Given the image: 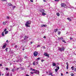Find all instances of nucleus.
Listing matches in <instances>:
<instances>
[{
  "instance_id": "1",
  "label": "nucleus",
  "mask_w": 76,
  "mask_h": 76,
  "mask_svg": "<svg viewBox=\"0 0 76 76\" xmlns=\"http://www.w3.org/2000/svg\"><path fill=\"white\" fill-rule=\"evenodd\" d=\"M31 23V22L30 21H27L26 22V23L25 24L26 26L27 27H30V26L28 25H30Z\"/></svg>"
},
{
  "instance_id": "2",
  "label": "nucleus",
  "mask_w": 76,
  "mask_h": 76,
  "mask_svg": "<svg viewBox=\"0 0 76 76\" xmlns=\"http://www.w3.org/2000/svg\"><path fill=\"white\" fill-rule=\"evenodd\" d=\"M65 50V48L63 47H62V48H61L60 47L58 48V50L60 51H64Z\"/></svg>"
},
{
  "instance_id": "3",
  "label": "nucleus",
  "mask_w": 76,
  "mask_h": 76,
  "mask_svg": "<svg viewBox=\"0 0 76 76\" xmlns=\"http://www.w3.org/2000/svg\"><path fill=\"white\" fill-rule=\"evenodd\" d=\"M38 52L36 51L34 52V57H37V56H38Z\"/></svg>"
},
{
  "instance_id": "4",
  "label": "nucleus",
  "mask_w": 76,
  "mask_h": 76,
  "mask_svg": "<svg viewBox=\"0 0 76 76\" xmlns=\"http://www.w3.org/2000/svg\"><path fill=\"white\" fill-rule=\"evenodd\" d=\"M61 5V7H66V4L64 3H62Z\"/></svg>"
},
{
  "instance_id": "5",
  "label": "nucleus",
  "mask_w": 76,
  "mask_h": 76,
  "mask_svg": "<svg viewBox=\"0 0 76 76\" xmlns=\"http://www.w3.org/2000/svg\"><path fill=\"white\" fill-rule=\"evenodd\" d=\"M34 73H36L37 75H39V71L38 70H35V72Z\"/></svg>"
},
{
  "instance_id": "6",
  "label": "nucleus",
  "mask_w": 76,
  "mask_h": 76,
  "mask_svg": "<svg viewBox=\"0 0 76 76\" xmlns=\"http://www.w3.org/2000/svg\"><path fill=\"white\" fill-rule=\"evenodd\" d=\"M44 56H46L47 57H50V56H49V54L45 53L44 54Z\"/></svg>"
},
{
  "instance_id": "7",
  "label": "nucleus",
  "mask_w": 76,
  "mask_h": 76,
  "mask_svg": "<svg viewBox=\"0 0 76 76\" xmlns=\"http://www.w3.org/2000/svg\"><path fill=\"white\" fill-rule=\"evenodd\" d=\"M39 12H41L42 13H44L45 12V10L43 9H42L41 10H40Z\"/></svg>"
},
{
  "instance_id": "8",
  "label": "nucleus",
  "mask_w": 76,
  "mask_h": 76,
  "mask_svg": "<svg viewBox=\"0 0 76 76\" xmlns=\"http://www.w3.org/2000/svg\"><path fill=\"white\" fill-rule=\"evenodd\" d=\"M47 25H46L42 24L41 26V27H42H42H44V28L45 27H47Z\"/></svg>"
},
{
  "instance_id": "9",
  "label": "nucleus",
  "mask_w": 76,
  "mask_h": 76,
  "mask_svg": "<svg viewBox=\"0 0 76 76\" xmlns=\"http://www.w3.org/2000/svg\"><path fill=\"white\" fill-rule=\"evenodd\" d=\"M6 44L4 45L2 47V49H4V48H6Z\"/></svg>"
},
{
  "instance_id": "10",
  "label": "nucleus",
  "mask_w": 76,
  "mask_h": 76,
  "mask_svg": "<svg viewBox=\"0 0 76 76\" xmlns=\"http://www.w3.org/2000/svg\"><path fill=\"white\" fill-rule=\"evenodd\" d=\"M8 5L9 6H13V5L10 3H8Z\"/></svg>"
},
{
  "instance_id": "11",
  "label": "nucleus",
  "mask_w": 76,
  "mask_h": 76,
  "mask_svg": "<svg viewBox=\"0 0 76 76\" xmlns=\"http://www.w3.org/2000/svg\"><path fill=\"white\" fill-rule=\"evenodd\" d=\"M7 21L4 22L3 23V25H6V24L7 23Z\"/></svg>"
},
{
  "instance_id": "12",
  "label": "nucleus",
  "mask_w": 76,
  "mask_h": 76,
  "mask_svg": "<svg viewBox=\"0 0 76 76\" xmlns=\"http://www.w3.org/2000/svg\"><path fill=\"white\" fill-rule=\"evenodd\" d=\"M57 31H58V29H56L54 30V32H57Z\"/></svg>"
},
{
  "instance_id": "13",
  "label": "nucleus",
  "mask_w": 76,
  "mask_h": 76,
  "mask_svg": "<svg viewBox=\"0 0 76 76\" xmlns=\"http://www.w3.org/2000/svg\"><path fill=\"white\" fill-rule=\"evenodd\" d=\"M1 35L2 37H4V32H3L2 33Z\"/></svg>"
},
{
  "instance_id": "14",
  "label": "nucleus",
  "mask_w": 76,
  "mask_h": 76,
  "mask_svg": "<svg viewBox=\"0 0 76 76\" xmlns=\"http://www.w3.org/2000/svg\"><path fill=\"white\" fill-rule=\"evenodd\" d=\"M67 19L68 20H69V21H72V20H71V19H70V18H67Z\"/></svg>"
},
{
  "instance_id": "15",
  "label": "nucleus",
  "mask_w": 76,
  "mask_h": 76,
  "mask_svg": "<svg viewBox=\"0 0 76 76\" xmlns=\"http://www.w3.org/2000/svg\"><path fill=\"white\" fill-rule=\"evenodd\" d=\"M58 40H61V39H63V38L62 37L58 38Z\"/></svg>"
},
{
  "instance_id": "16",
  "label": "nucleus",
  "mask_w": 76,
  "mask_h": 76,
  "mask_svg": "<svg viewBox=\"0 0 76 76\" xmlns=\"http://www.w3.org/2000/svg\"><path fill=\"white\" fill-rule=\"evenodd\" d=\"M58 35H60V34H61V32H60L59 31H58Z\"/></svg>"
},
{
  "instance_id": "17",
  "label": "nucleus",
  "mask_w": 76,
  "mask_h": 76,
  "mask_svg": "<svg viewBox=\"0 0 76 76\" xmlns=\"http://www.w3.org/2000/svg\"><path fill=\"white\" fill-rule=\"evenodd\" d=\"M55 71L56 72V73H57V72H58V69H55Z\"/></svg>"
},
{
  "instance_id": "18",
  "label": "nucleus",
  "mask_w": 76,
  "mask_h": 76,
  "mask_svg": "<svg viewBox=\"0 0 76 76\" xmlns=\"http://www.w3.org/2000/svg\"><path fill=\"white\" fill-rule=\"evenodd\" d=\"M26 38H28V37H27L26 36L25 37H24V39L25 40V39H26Z\"/></svg>"
},
{
  "instance_id": "19",
  "label": "nucleus",
  "mask_w": 76,
  "mask_h": 76,
  "mask_svg": "<svg viewBox=\"0 0 76 76\" xmlns=\"http://www.w3.org/2000/svg\"><path fill=\"white\" fill-rule=\"evenodd\" d=\"M56 15L58 16H60V14H59L58 13H56Z\"/></svg>"
},
{
  "instance_id": "20",
  "label": "nucleus",
  "mask_w": 76,
  "mask_h": 76,
  "mask_svg": "<svg viewBox=\"0 0 76 76\" xmlns=\"http://www.w3.org/2000/svg\"><path fill=\"white\" fill-rule=\"evenodd\" d=\"M8 33V31H5V34H7Z\"/></svg>"
},
{
  "instance_id": "21",
  "label": "nucleus",
  "mask_w": 76,
  "mask_h": 76,
  "mask_svg": "<svg viewBox=\"0 0 76 76\" xmlns=\"http://www.w3.org/2000/svg\"><path fill=\"white\" fill-rule=\"evenodd\" d=\"M53 66H56V64L55 63H53Z\"/></svg>"
},
{
  "instance_id": "22",
  "label": "nucleus",
  "mask_w": 76,
  "mask_h": 76,
  "mask_svg": "<svg viewBox=\"0 0 76 76\" xmlns=\"http://www.w3.org/2000/svg\"><path fill=\"white\" fill-rule=\"evenodd\" d=\"M48 75H51L52 76H53V73H51L50 74H48Z\"/></svg>"
},
{
  "instance_id": "23",
  "label": "nucleus",
  "mask_w": 76,
  "mask_h": 76,
  "mask_svg": "<svg viewBox=\"0 0 76 76\" xmlns=\"http://www.w3.org/2000/svg\"><path fill=\"white\" fill-rule=\"evenodd\" d=\"M42 15H46V14L44 12L42 13Z\"/></svg>"
},
{
  "instance_id": "24",
  "label": "nucleus",
  "mask_w": 76,
  "mask_h": 76,
  "mask_svg": "<svg viewBox=\"0 0 76 76\" xmlns=\"http://www.w3.org/2000/svg\"><path fill=\"white\" fill-rule=\"evenodd\" d=\"M30 70H32V71H34V70H35L34 69H32V68H30Z\"/></svg>"
},
{
  "instance_id": "25",
  "label": "nucleus",
  "mask_w": 76,
  "mask_h": 76,
  "mask_svg": "<svg viewBox=\"0 0 76 76\" xmlns=\"http://www.w3.org/2000/svg\"><path fill=\"white\" fill-rule=\"evenodd\" d=\"M6 31H7V29L6 28H5L4 30V32H6Z\"/></svg>"
},
{
  "instance_id": "26",
  "label": "nucleus",
  "mask_w": 76,
  "mask_h": 76,
  "mask_svg": "<svg viewBox=\"0 0 76 76\" xmlns=\"http://www.w3.org/2000/svg\"><path fill=\"white\" fill-rule=\"evenodd\" d=\"M40 59H41V58H37V60H40Z\"/></svg>"
},
{
  "instance_id": "27",
  "label": "nucleus",
  "mask_w": 76,
  "mask_h": 76,
  "mask_svg": "<svg viewBox=\"0 0 76 76\" xmlns=\"http://www.w3.org/2000/svg\"><path fill=\"white\" fill-rule=\"evenodd\" d=\"M15 70H15V69H13L12 70V72H15Z\"/></svg>"
},
{
  "instance_id": "28",
  "label": "nucleus",
  "mask_w": 76,
  "mask_h": 76,
  "mask_svg": "<svg viewBox=\"0 0 76 76\" xmlns=\"http://www.w3.org/2000/svg\"><path fill=\"white\" fill-rule=\"evenodd\" d=\"M74 68V66H73L72 67H71V69H72V70H74V68Z\"/></svg>"
},
{
  "instance_id": "29",
  "label": "nucleus",
  "mask_w": 76,
  "mask_h": 76,
  "mask_svg": "<svg viewBox=\"0 0 76 76\" xmlns=\"http://www.w3.org/2000/svg\"><path fill=\"white\" fill-rule=\"evenodd\" d=\"M6 75L7 76H9V73H7L6 74Z\"/></svg>"
},
{
  "instance_id": "30",
  "label": "nucleus",
  "mask_w": 76,
  "mask_h": 76,
  "mask_svg": "<svg viewBox=\"0 0 76 76\" xmlns=\"http://www.w3.org/2000/svg\"><path fill=\"white\" fill-rule=\"evenodd\" d=\"M16 8V6H14L12 8L13 9H15V8Z\"/></svg>"
},
{
  "instance_id": "31",
  "label": "nucleus",
  "mask_w": 76,
  "mask_h": 76,
  "mask_svg": "<svg viewBox=\"0 0 76 76\" xmlns=\"http://www.w3.org/2000/svg\"><path fill=\"white\" fill-rule=\"evenodd\" d=\"M71 76H74V74H73V73H72L71 74Z\"/></svg>"
},
{
  "instance_id": "32",
  "label": "nucleus",
  "mask_w": 76,
  "mask_h": 76,
  "mask_svg": "<svg viewBox=\"0 0 76 76\" xmlns=\"http://www.w3.org/2000/svg\"><path fill=\"white\" fill-rule=\"evenodd\" d=\"M35 62H34L33 63V65H34V66H35Z\"/></svg>"
},
{
  "instance_id": "33",
  "label": "nucleus",
  "mask_w": 76,
  "mask_h": 76,
  "mask_svg": "<svg viewBox=\"0 0 76 76\" xmlns=\"http://www.w3.org/2000/svg\"><path fill=\"white\" fill-rule=\"evenodd\" d=\"M16 62H19V60H16Z\"/></svg>"
},
{
  "instance_id": "34",
  "label": "nucleus",
  "mask_w": 76,
  "mask_h": 76,
  "mask_svg": "<svg viewBox=\"0 0 76 76\" xmlns=\"http://www.w3.org/2000/svg\"><path fill=\"white\" fill-rule=\"evenodd\" d=\"M59 69V66H58V67H57L56 69H57V70H58Z\"/></svg>"
},
{
  "instance_id": "35",
  "label": "nucleus",
  "mask_w": 76,
  "mask_h": 76,
  "mask_svg": "<svg viewBox=\"0 0 76 76\" xmlns=\"http://www.w3.org/2000/svg\"><path fill=\"white\" fill-rule=\"evenodd\" d=\"M69 68V65H67L66 66V69H68V68Z\"/></svg>"
},
{
  "instance_id": "36",
  "label": "nucleus",
  "mask_w": 76,
  "mask_h": 76,
  "mask_svg": "<svg viewBox=\"0 0 76 76\" xmlns=\"http://www.w3.org/2000/svg\"><path fill=\"white\" fill-rule=\"evenodd\" d=\"M6 70H8V68H6Z\"/></svg>"
},
{
  "instance_id": "37",
  "label": "nucleus",
  "mask_w": 76,
  "mask_h": 76,
  "mask_svg": "<svg viewBox=\"0 0 76 76\" xmlns=\"http://www.w3.org/2000/svg\"><path fill=\"white\" fill-rule=\"evenodd\" d=\"M8 49V48H6V49H5V50H6V51H7V49Z\"/></svg>"
},
{
  "instance_id": "38",
  "label": "nucleus",
  "mask_w": 76,
  "mask_h": 76,
  "mask_svg": "<svg viewBox=\"0 0 76 76\" xmlns=\"http://www.w3.org/2000/svg\"><path fill=\"white\" fill-rule=\"evenodd\" d=\"M56 1H59V0H55Z\"/></svg>"
},
{
  "instance_id": "39",
  "label": "nucleus",
  "mask_w": 76,
  "mask_h": 76,
  "mask_svg": "<svg viewBox=\"0 0 76 76\" xmlns=\"http://www.w3.org/2000/svg\"><path fill=\"white\" fill-rule=\"evenodd\" d=\"M7 0H1V1H6Z\"/></svg>"
},
{
  "instance_id": "40",
  "label": "nucleus",
  "mask_w": 76,
  "mask_h": 76,
  "mask_svg": "<svg viewBox=\"0 0 76 76\" xmlns=\"http://www.w3.org/2000/svg\"><path fill=\"white\" fill-rule=\"evenodd\" d=\"M62 41H63V42H64L65 43H66V42H65V41H64V40H62Z\"/></svg>"
},
{
  "instance_id": "41",
  "label": "nucleus",
  "mask_w": 76,
  "mask_h": 76,
  "mask_svg": "<svg viewBox=\"0 0 76 76\" xmlns=\"http://www.w3.org/2000/svg\"><path fill=\"white\" fill-rule=\"evenodd\" d=\"M7 19H9V17L8 16H7Z\"/></svg>"
},
{
  "instance_id": "42",
  "label": "nucleus",
  "mask_w": 76,
  "mask_h": 76,
  "mask_svg": "<svg viewBox=\"0 0 76 76\" xmlns=\"http://www.w3.org/2000/svg\"><path fill=\"white\" fill-rule=\"evenodd\" d=\"M66 64L67 66H69V64H68V62H66Z\"/></svg>"
},
{
  "instance_id": "43",
  "label": "nucleus",
  "mask_w": 76,
  "mask_h": 76,
  "mask_svg": "<svg viewBox=\"0 0 76 76\" xmlns=\"http://www.w3.org/2000/svg\"><path fill=\"white\" fill-rule=\"evenodd\" d=\"M30 1L31 2H33V0H30Z\"/></svg>"
},
{
  "instance_id": "44",
  "label": "nucleus",
  "mask_w": 76,
  "mask_h": 76,
  "mask_svg": "<svg viewBox=\"0 0 76 76\" xmlns=\"http://www.w3.org/2000/svg\"><path fill=\"white\" fill-rule=\"evenodd\" d=\"M40 47V45H38L37 47Z\"/></svg>"
},
{
  "instance_id": "45",
  "label": "nucleus",
  "mask_w": 76,
  "mask_h": 76,
  "mask_svg": "<svg viewBox=\"0 0 76 76\" xmlns=\"http://www.w3.org/2000/svg\"><path fill=\"white\" fill-rule=\"evenodd\" d=\"M31 73V74H34V72H30Z\"/></svg>"
},
{
  "instance_id": "46",
  "label": "nucleus",
  "mask_w": 76,
  "mask_h": 76,
  "mask_svg": "<svg viewBox=\"0 0 76 76\" xmlns=\"http://www.w3.org/2000/svg\"><path fill=\"white\" fill-rule=\"evenodd\" d=\"M43 38H46V37H45V36H44V37H43Z\"/></svg>"
},
{
  "instance_id": "47",
  "label": "nucleus",
  "mask_w": 76,
  "mask_h": 76,
  "mask_svg": "<svg viewBox=\"0 0 76 76\" xmlns=\"http://www.w3.org/2000/svg\"><path fill=\"white\" fill-rule=\"evenodd\" d=\"M44 61V60H41V61L42 62H43V61Z\"/></svg>"
},
{
  "instance_id": "48",
  "label": "nucleus",
  "mask_w": 76,
  "mask_h": 76,
  "mask_svg": "<svg viewBox=\"0 0 76 76\" xmlns=\"http://www.w3.org/2000/svg\"><path fill=\"white\" fill-rule=\"evenodd\" d=\"M70 39H72V37H71L70 38Z\"/></svg>"
},
{
  "instance_id": "49",
  "label": "nucleus",
  "mask_w": 76,
  "mask_h": 76,
  "mask_svg": "<svg viewBox=\"0 0 76 76\" xmlns=\"http://www.w3.org/2000/svg\"><path fill=\"white\" fill-rule=\"evenodd\" d=\"M43 48H44V49H45V46H44V47H43Z\"/></svg>"
},
{
  "instance_id": "50",
  "label": "nucleus",
  "mask_w": 76,
  "mask_h": 76,
  "mask_svg": "<svg viewBox=\"0 0 76 76\" xmlns=\"http://www.w3.org/2000/svg\"><path fill=\"white\" fill-rule=\"evenodd\" d=\"M26 76H29V75H26Z\"/></svg>"
},
{
  "instance_id": "51",
  "label": "nucleus",
  "mask_w": 76,
  "mask_h": 76,
  "mask_svg": "<svg viewBox=\"0 0 76 76\" xmlns=\"http://www.w3.org/2000/svg\"><path fill=\"white\" fill-rule=\"evenodd\" d=\"M15 48H17V45H15Z\"/></svg>"
},
{
  "instance_id": "52",
  "label": "nucleus",
  "mask_w": 76,
  "mask_h": 76,
  "mask_svg": "<svg viewBox=\"0 0 76 76\" xmlns=\"http://www.w3.org/2000/svg\"><path fill=\"white\" fill-rule=\"evenodd\" d=\"M0 66H2V64H0Z\"/></svg>"
},
{
  "instance_id": "53",
  "label": "nucleus",
  "mask_w": 76,
  "mask_h": 76,
  "mask_svg": "<svg viewBox=\"0 0 76 76\" xmlns=\"http://www.w3.org/2000/svg\"><path fill=\"white\" fill-rule=\"evenodd\" d=\"M49 74H50V73H51V72H49Z\"/></svg>"
},
{
  "instance_id": "54",
  "label": "nucleus",
  "mask_w": 76,
  "mask_h": 76,
  "mask_svg": "<svg viewBox=\"0 0 76 76\" xmlns=\"http://www.w3.org/2000/svg\"><path fill=\"white\" fill-rule=\"evenodd\" d=\"M33 42H31V44H32V43H33Z\"/></svg>"
},
{
  "instance_id": "55",
  "label": "nucleus",
  "mask_w": 76,
  "mask_h": 76,
  "mask_svg": "<svg viewBox=\"0 0 76 76\" xmlns=\"http://www.w3.org/2000/svg\"><path fill=\"white\" fill-rule=\"evenodd\" d=\"M75 72H76V68L75 69Z\"/></svg>"
},
{
  "instance_id": "56",
  "label": "nucleus",
  "mask_w": 76,
  "mask_h": 76,
  "mask_svg": "<svg viewBox=\"0 0 76 76\" xmlns=\"http://www.w3.org/2000/svg\"><path fill=\"white\" fill-rule=\"evenodd\" d=\"M61 76H63V74H62V73H61Z\"/></svg>"
},
{
  "instance_id": "57",
  "label": "nucleus",
  "mask_w": 76,
  "mask_h": 76,
  "mask_svg": "<svg viewBox=\"0 0 76 76\" xmlns=\"http://www.w3.org/2000/svg\"><path fill=\"white\" fill-rule=\"evenodd\" d=\"M43 1L45 2V0H43Z\"/></svg>"
},
{
  "instance_id": "58",
  "label": "nucleus",
  "mask_w": 76,
  "mask_h": 76,
  "mask_svg": "<svg viewBox=\"0 0 76 76\" xmlns=\"http://www.w3.org/2000/svg\"><path fill=\"white\" fill-rule=\"evenodd\" d=\"M19 69V68H17V70H18V69Z\"/></svg>"
},
{
  "instance_id": "59",
  "label": "nucleus",
  "mask_w": 76,
  "mask_h": 76,
  "mask_svg": "<svg viewBox=\"0 0 76 76\" xmlns=\"http://www.w3.org/2000/svg\"><path fill=\"white\" fill-rule=\"evenodd\" d=\"M8 42V40H7L6 41V42Z\"/></svg>"
},
{
  "instance_id": "60",
  "label": "nucleus",
  "mask_w": 76,
  "mask_h": 76,
  "mask_svg": "<svg viewBox=\"0 0 76 76\" xmlns=\"http://www.w3.org/2000/svg\"><path fill=\"white\" fill-rule=\"evenodd\" d=\"M24 50H25V49H23V51H24Z\"/></svg>"
},
{
  "instance_id": "61",
  "label": "nucleus",
  "mask_w": 76,
  "mask_h": 76,
  "mask_svg": "<svg viewBox=\"0 0 76 76\" xmlns=\"http://www.w3.org/2000/svg\"><path fill=\"white\" fill-rule=\"evenodd\" d=\"M36 63H37V64H38V62H37Z\"/></svg>"
},
{
  "instance_id": "62",
  "label": "nucleus",
  "mask_w": 76,
  "mask_h": 76,
  "mask_svg": "<svg viewBox=\"0 0 76 76\" xmlns=\"http://www.w3.org/2000/svg\"><path fill=\"white\" fill-rule=\"evenodd\" d=\"M66 73H68V72H66Z\"/></svg>"
},
{
  "instance_id": "63",
  "label": "nucleus",
  "mask_w": 76,
  "mask_h": 76,
  "mask_svg": "<svg viewBox=\"0 0 76 76\" xmlns=\"http://www.w3.org/2000/svg\"><path fill=\"white\" fill-rule=\"evenodd\" d=\"M46 73L48 74V72H46Z\"/></svg>"
},
{
  "instance_id": "64",
  "label": "nucleus",
  "mask_w": 76,
  "mask_h": 76,
  "mask_svg": "<svg viewBox=\"0 0 76 76\" xmlns=\"http://www.w3.org/2000/svg\"><path fill=\"white\" fill-rule=\"evenodd\" d=\"M2 76H3V75H4L3 74H2Z\"/></svg>"
}]
</instances>
